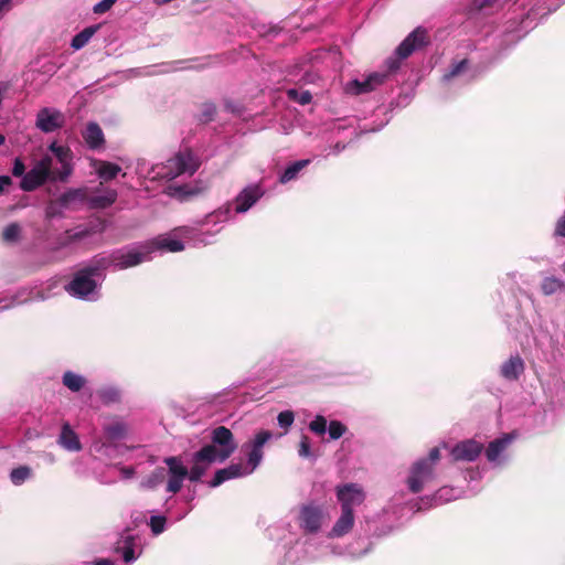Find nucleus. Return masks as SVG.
Masks as SVG:
<instances>
[{
	"label": "nucleus",
	"instance_id": "nucleus-46",
	"mask_svg": "<svg viewBox=\"0 0 565 565\" xmlns=\"http://www.w3.org/2000/svg\"><path fill=\"white\" fill-rule=\"evenodd\" d=\"M148 525L151 533L157 536L164 532L167 526V518L164 515H151Z\"/></svg>",
	"mask_w": 565,
	"mask_h": 565
},
{
	"label": "nucleus",
	"instance_id": "nucleus-60",
	"mask_svg": "<svg viewBox=\"0 0 565 565\" xmlns=\"http://www.w3.org/2000/svg\"><path fill=\"white\" fill-rule=\"evenodd\" d=\"M345 149V145L341 143V142H337L330 150L329 153H327V156L329 154H338L340 153L341 151H343Z\"/></svg>",
	"mask_w": 565,
	"mask_h": 565
},
{
	"label": "nucleus",
	"instance_id": "nucleus-33",
	"mask_svg": "<svg viewBox=\"0 0 565 565\" xmlns=\"http://www.w3.org/2000/svg\"><path fill=\"white\" fill-rule=\"evenodd\" d=\"M97 396L105 405L116 404L121 401L122 391L116 385H105L97 391Z\"/></svg>",
	"mask_w": 565,
	"mask_h": 565
},
{
	"label": "nucleus",
	"instance_id": "nucleus-8",
	"mask_svg": "<svg viewBox=\"0 0 565 565\" xmlns=\"http://www.w3.org/2000/svg\"><path fill=\"white\" fill-rule=\"evenodd\" d=\"M152 248L145 244H130L111 250L107 255L96 256L104 270H124L151 259Z\"/></svg>",
	"mask_w": 565,
	"mask_h": 565
},
{
	"label": "nucleus",
	"instance_id": "nucleus-38",
	"mask_svg": "<svg viewBox=\"0 0 565 565\" xmlns=\"http://www.w3.org/2000/svg\"><path fill=\"white\" fill-rule=\"evenodd\" d=\"M565 288V282L554 276L545 277L542 280L541 289L545 296H551Z\"/></svg>",
	"mask_w": 565,
	"mask_h": 565
},
{
	"label": "nucleus",
	"instance_id": "nucleus-14",
	"mask_svg": "<svg viewBox=\"0 0 565 565\" xmlns=\"http://www.w3.org/2000/svg\"><path fill=\"white\" fill-rule=\"evenodd\" d=\"M335 497L341 511L354 512L363 504L366 494L361 484L349 482L335 487Z\"/></svg>",
	"mask_w": 565,
	"mask_h": 565
},
{
	"label": "nucleus",
	"instance_id": "nucleus-10",
	"mask_svg": "<svg viewBox=\"0 0 565 565\" xmlns=\"http://www.w3.org/2000/svg\"><path fill=\"white\" fill-rule=\"evenodd\" d=\"M297 525L307 535L318 534L327 522V513L321 505L302 504L297 514Z\"/></svg>",
	"mask_w": 565,
	"mask_h": 565
},
{
	"label": "nucleus",
	"instance_id": "nucleus-49",
	"mask_svg": "<svg viewBox=\"0 0 565 565\" xmlns=\"http://www.w3.org/2000/svg\"><path fill=\"white\" fill-rule=\"evenodd\" d=\"M63 210H66L65 207L61 206L60 198L56 201H51L45 207V216L46 218H55V217H62L63 216Z\"/></svg>",
	"mask_w": 565,
	"mask_h": 565
},
{
	"label": "nucleus",
	"instance_id": "nucleus-34",
	"mask_svg": "<svg viewBox=\"0 0 565 565\" xmlns=\"http://www.w3.org/2000/svg\"><path fill=\"white\" fill-rule=\"evenodd\" d=\"M105 230V222L104 221H100L97 225L96 228H84V230H78V231H75V232H70L67 231L65 233V236L62 238V242L60 243L61 247H64L66 246L68 243L71 242H75V241H79V239H83L85 238L86 236H88L90 233H95V232H103Z\"/></svg>",
	"mask_w": 565,
	"mask_h": 565
},
{
	"label": "nucleus",
	"instance_id": "nucleus-16",
	"mask_svg": "<svg viewBox=\"0 0 565 565\" xmlns=\"http://www.w3.org/2000/svg\"><path fill=\"white\" fill-rule=\"evenodd\" d=\"M473 78L471 63L467 58L454 60L441 76V83L446 86L462 85Z\"/></svg>",
	"mask_w": 565,
	"mask_h": 565
},
{
	"label": "nucleus",
	"instance_id": "nucleus-37",
	"mask_svg": "<svg viewBox=\"0 0 565 565\" xmlns=\"http://www.w3.org/2000/svg\"><path fill=\"white\" fill-rule=\"evenodd\" d=\"M326 548H327L328 555L348 556L351 558H361L362 556L366 555V553L369 552V550H364L360 553H355V552L350 551L348 546H342L340 544H334V543L326 544Z\"/></svg>",
	"mask_w": 565,
	"mask_h": 565
},
{
	"label": "nucleus",
	"instance_id": "nucleus-56",
	"mask_svg": "<svg viewBox=\"0 0 565 565\" xmlns=\"http://www.w3.org/2000/svg\"><path fill=\"white\" fill-rule=\"evenodd\" d=\"M25 166L20 158H15L12 167V174L14 177H24L25 174Z\"/></svg>",
	"mask_w": 565,
	"mask_h": 565
},
{
	"label": "nucleus",
	"instance_id": "nucleus-47",
	"mask_svg": "<svg viewBox=\"0 0 565 565\" xmlns=\"http://www.w3.org/2000/svg\"><path fill=\"white\" fill-rule=\"evenodd\" d=\"M287 95H288L289 99L297 102L300 105H307L312 99V96L308 90L300 92L296 88L288 89Z\"/></svg>",
	"mask_w": 565,
	"mask_h": 565
},
{
	"label": "nucleus",
	"instance_id": "nucleus-48",
	"mask_svg": "<svg viewBox=\"0 0 565 565\" xmlns=\"http://www.w3.org/2000/svg\"><path fill=\"white\" fill-rule=\"evenodd\" d=\"M21 234V227L18 223H11L3 230L2 237L8 243L17 242Z\"/></svg>",
	"mask_w": 565,
	"mask_h": 565
},
{
	"label": "nucleus",
	"instance_id": "nucleus-62",
	"mask_svg": "<svg viewBox=\"0 0 565 565\" xmlns=\"http://www.w3.org/2000/svg\"><path fill=\"white\" fill-rule=\"evenodd\" d=\"M104 447H105V443H100V441H96L93 445L94 450L98 451V452H100Z\"/></svg>",
	"mask_w": 565,
	"mask_h": 565
},
{
	"label": "nucleus",
	"instance_id": "nucleus-7",
	"mask_svg": "<svg viewBox=\"0 0 565 565\" xmlns=\"http://www.w3.org/2000/svg\"><path fill=\"white\" fill-rule=\"evenodd\" d=\"M232 203L227 202L206 214L201 221L202 226H212L213 231H198L189 226H181L178 231L181 233L183 238H186L193 243L194 246H205L213 243V238L218 234L223 225L234 217Z\"/></svg>",
	"mask_w": 565,
	"mask_h": 565
},
{
	"label": "nucleus",
	"instance_id": "nucleus-6",
	"mask_svg": "<svg viewBox=\"0 0 565 565\" xmlns=\"http://www.w3.org/2000/svg\"><path fill=\"white\" fill-rule=\"evenodd\" d=\"M441 459L440 447H434L427 456L417 458L408 468L405 484L412 493H419L437 478V466Z\"/></svg>",
	"mask_w": 565,
	"mask_h": 565
},
{
	"label": "nucleus",
	"instance_id": "nucleus-17",
	"mask_svg": "<svg viewBox=\"0 0 565 565\" xmlns=\"http://www.w3.org/2000/svg\"><path fill=\"white\" fill-rule=\"evenodd\" d=\"M191 462L192 466L189 470V479L192 482H198L210 469V467L214 462H220V460L212 447L204 446L192 455Z\"/></svg>",
	"mask_w": 565,
	"mask_h": 565
},
{
	"label": "nucleus",
	"instance_id": "nucleus-28",
	"mask_svg": "<svg viewBox=\"0 0 565 565\" xmlns=\"http://www.w3.org/2000/svg\"><path fill=\"white\" fill-rule=\"evenodd\" d=\"M62 207L75 209L78 205H87V188L70 189L60 195Z\"/></svg>",
	"mask_w": 565,
	"mask_h": 565
},
{
	"label": "nucleus",
	"instance_id": "nucleus-5",
	"mask_svg": "<svg viewBox=\"0 0 565 565\" xmlns=\"http://www.w3.org/2000/svg\"><path fill=\"white\" fill-rule=\"evenodd\" d=\"M104 279L105 270L97 257H94L89 265L76 271L66 286V291L75 298L96 301L100 297L99 290Z\"/></svg>",
	"mask_w": 565,
	"mask_h": 565
},
{
	"label": "nucleus",
	"instance_id": "nucleus-25",
	"mask_svg": "<svg viewBox=\"0 0 565 565\" xmlns=\"http://www.w3.org/2000/svg\"><path fill=\"white\" fill-rule=\"evenodd\" d=\"M179 228L180 227L175 228L173 234L159 236L152 242L147 243V245H149L152 248V252L157 249L168 250L171 253L183 250L184 244L180 238L177 237V235L183 237L181 233L178 231Z\"/></svg>",
	"mask_w": 565,
	"mask_h": 565
},
{
	"label": "nucleus",
	"instance_id": "nucleus-58",
	"mask_svg": "<svg viewBox=\"0 0 565 565\" xmlns=\"http://www.w3.org/2000/svg\"><path fill=\"white\" fill-rule=\"evenodd\" d=\"M119 470L124 479H130L135 476V469L132 467H121Z\"/></svg>",
	"mask_w": 565,
	"mask_h": 565
},
{
	"label": "nucleus",
	"instance_id": "nucleus-45",
	"mask_svg": "<svg viewBox=\"0 0 565 565\" xmlns=\"http://www.w3.org/2000/svg\"><path fill=\"white\" fill-rule=\"evenodd\" d=\"M22 296H24V291L23 290H20L18 292H15L10 298L1 297L0 296V305L2 302H4V301H8L6 305L0 307V311H3V310H7V309H10V308H13L14 306L24 303L26 301V298L25 297L22 298Z\"/></svg>",
	"mask_w": 565,
	"mask_h": 565
},
{
	"label": "nucleus",
	"instance_id": "nucleus-57",
	"mask_svg": "<svg viewBox=\"0 0 565 565\" xmlns=\"http://www.w3.org/2000/svg\"><path fill=\"white\" fill-rule=\"evenodd\" d=\"M12 184V179L9 175H0V195Z\"/></svg>",
	"mask_w": 565,
	"mask_h": 565
},
{
	"label": "nucleus",
	"instance_id": "nucleus-42",
	"mask_svg": "<svg viewBox=\"0 0 565 565\" xmlns=\"http://www.w3.org/2000/svg\"><path fill=\"white\" fill-rule=\"evenodd\" d=\"M347 426L339 420H331L327 426V433L329 435V439L331 440L340 439L347 433Z\"/></svg>",
	"mask_w": 565,
	"mask_h": 565
},
{
	"label": "nucleus",
	"instance_id": "nucleus-64",
	"mask_svg": "<svg viewBox=\"0 0 565 565\" xmlns=\"http://www.w3.org/2000/svg\"><path fill=\"white\" fill-rule=\"evenodd\" d=\"M53 168H61V164L56 161L53 162Z\"/></svg>",
	"mask_w": 565,
	"mask_h": 565
},
{
	"label": "nucleus",
	"instance_id": "nucleus-4",
	"mask_svg": "<svg viewBox=\"0 0 565 565\" xmlns=\"http://www.w3.org/2000/svg\"><path fill=\"white\" fill-rule=\"evenodd\" d=\"M519 1L520 0H515L512 3H501L500 0H476L475 6L482 14H488L494 9H504L507 7L502 34L505 38V42L515 44L529 30V13H524L523 3L518 4Z\"/></svg>",
	"mask_w": 565,
	"mask_h": 565
},
{
	"label": "nucleus",
	"instance_id": "nucleus-27",
	"mask_svg": "<svg viewBox=\"0 0 565 565\" xmlns=\"http://www.w3.org/2000/svg\"><path fill=\"white\" fill-rule=\"evenodd\" d=\"M57 444L67 451L76 452L82 450L78 435L72 429L68 423L63 424Z\"/></svg>",
	"mask_w": 565,
	"mask_h": 565
},
{
	"label": "nucleus",
	"instance_id": "nucleus-31",
	"mask_svg": "<svg viewBox=\"0 0 565 565\" xmlns=\"http://www.w3.org/2000/svg\"><path fill=\"white\" fill-rule=\"evenodd\" d=\"M310 163L309 159H302L298 161H294L290 164H288L284 171L279 174L278 181L281 184L289 183L291 181H295L298 179L300 172L308 167Z\"/></svg>",
	"mask_w": 565,
	"mask_h": 565
},
{
	"label": "nucleus",
	"instance_id": "nucleus-61",
	"mask_svg": "<svg viewBox=\"0 0 565 565\" xmlns=\"http://www.w3.org/2000/svg\"><path fill=\"white\" fill-rule=\"evenodd\" d=\"M94 565H116L114 561L108 558H100L94 562Z\"/></svg>",
	"mask_w": 565,
	"mask_h": 565
},
{
	"label": "nucleus",
	"instance_id": "nucleus-1",
	"mask_svg": "<svg viewBox=\"0 0 565 565\" xmlns=\"http://www.w3.org/2000/svg\"><path fill=\"white\" fill-rule=\"evenodd\" d=\"M73 152L68 147L53 141L47 152L38 160L20 182L21 190L31 192L46 181L66 182L73 173Z\"/></svg>",
	"mask_w": 565,
	"mask_h": 565
},
{
	"label": "nucleus",
	"instance_id": "nucleus-36",
	"mask_svg": "<svg viewBox=\"0 0 565 565\" xmlns=\"http://www.w3.org/2000/svg\"><path fill=\"white\" fill-rule=\"evenodd\" d=\"M167 479L166 468L157 467L149 476H147L141 486L147 489H154L163 484Z\"/></svg>",
	"mask_w": 565,
	"mask_h": 565
},
{
	"label": "nucleus",
	"instance_id": "nucleus-63",
	"mask_svg": "<svg viewBox=\"0 0 565 565\" xmlns=\"http://www.w3.org/2000/svg\"><path fill=\"white\" fill-rule=\"evenodd\" d=\"M377 130H380V128L363 129L364 132H369V131L374 132V131H377Z\"/></svg>",
	"mask_w": 565,
	"mask_h": 565
},
{
	"label": "nucleus",
	"instance_id": "nucleus-12",
	"mask_svg": "<svg viewBox=\"0 0 565 565\" xmlns=\"http://www.w3.org/2000/svg\"><path fill=\"white\" fill-rule=\"evenodd\" d=\"M266 194L262 182L246 184L231 202L235 214H245L254 207Z\"/></svg>",
	"mask_w": 565,
	"mask_h": 565
},
{
	"label": "nucleus",
	"instance_id": "nucleus-18",
	"mask_svg": "<svg viewBox=\"0 0 565 565\" xmlns=\"http://www.w3.org/2000/svg\"><path fill=\"white\" fill-rule=\"evenodd\" d=\"M484 449V445L473 438L465 439L449 449V454L454 461H476Z\"/></svg>",
	"mask_w": 565,
	"mask_h": 565
},
{
	"label": "nucleus",
	"instance_id": "nucleus-30",
	"mask_svg": "<svg viewBox=\"0 0 565 565\" xmlns=\"http://www.w3.org/2000/svg\"><path fill=\"white\" fill-rule=\"evenodd\" d=\"M62 384L72 393L81 392L87 384V379L74 371L67 370L62 374Z\"/></svg>",
	"mask_w": 565,
	"mask_h": 565
},
{
	"label": "nucleus",
	"instance_id": "nucleus-19",
	"mask_svg": "<svg viewBox=\"0 0 565 565\" xmlns=\"http://www.w3.org/2000/svg\"><path fill=\"white\" fill-rule=\"evenodd\" d=\"M65 117L62 111L44 107L36 115L35 126L43 132H53L63 127Z\"/></svg>",
	"mask_w": 565,
	"mask_h": 565
},
{
	"label": "nucleus",
	"instance_id": "nucleus-22",
	"mask_svg": "<svg viewBox=\"0 0 565 565\" xmlns=\"http://www.w3.org/2000/svg\"><path fill=\"white\" fill-rule=\"evenodd\" d=\"M115 552L121 555L127 565H130L139 558L142 548L138 545L135 535L126 534L116 543Z\"/></svg>",
	"mask_w": 565,
	"mask_h": 565
},
{
	"label": "nucleus",
	"instance_id": "nucleus-24",
	"mask_svg": "<svg viewBox=\"0 0 565 565\" xmlns=\"http://www.w3.org/2000/svg\"><path fill=\"white\" fill-rule=\"evenodd\" d=\"M355 514L354 512L341 511L334 524L327 533V539H341L348 535L354 527Z\"/></svg>",
	"mask_w": 565,
	"mask_h": 565
},
{
	"label": "nucleus",
	"instance_id": "nucleus-39",
	"mask_svg": "<svg viewBox=\"0 0 565 565\" xmlns=\"http://www.w3.org/2000/svg\"><path fill=\"white\" fill-rule=\"evenodd\" d=\"M104 433L109 440H119L126 436L127 427L122 422H114L104 427Z\"/></svg>",
	"mask_w": 565,
	"mask_h": 565
},
{
	"label": "nucleus",
	"instance_id": "nucleus-59",
	"mask_svg": "<svg viewBox=\"0 0 565 565\" xmlns=\"http://www.w3.org/2000/svg\"><path fill=\"white\" fill-rule=\"evenodd\" d=\"M12 0H0V19L3 17V13L10 10V3Z\"/></svg>",
	"mask_w": 565,
	"mask_h": 565
},
{
	"label": "nucleus",
	"instance_id": "nucleus-51",
	"mask_svg": "<svg viewBox=\"0 0 565 565\" xmlns=\"http://www.w3.org/2000/svg\"><path fill=\"white\" fill-rule=\"evenodd\" d=\"M167 193L172 198H177V199H181V200L188 195L193 194V192L190 191L186 185H179V186L170 185L167 189Z\"/></svg>",
	"mask_w": 565,
	"mask_h": 565
},
{
	"label": "nucleus",
	"instance_id": "nucleus-29",
	"mask_svg": "<svg viewBox=\"0 0 565 565\" xmlns=\"http://www.w3.org/2000/svg\"><path fill=\"white\" fill-rule=\"evenodd\" d=\"M83 138L90 149H97L105 142L104 132L98 124L88 122L83 131Z\"/></svg>",
	"mask_w": 565,
	"mask_h": 565
},
{
	"label": "nucleus",
	"instance_id": "nucleus-50",
	"mask_svg": "<svg viewBox=\"0 0 565 565\" xmlns=\"http://www.w3.org/2000/svg\"><path fill=\"white\" fill-rule=\"evenodd\" d=\"M295 422V414L292 411L280 412L277 416L278 426L287 431Z\"/></svg>",
	"mask_w": 565,
	"mask_h": 565
},
{
	"label": "nucleus",
	"instance_id": "nucleus-53",
	"mask_svg": "<svg viewBox=\"0 0 565 565\" xmlns=\"http://www.w3.org/2000/svg\"><path fill=\"white\" fill-rule=\"evenodd\" d=\"M116 1L117 0H102L93 7V12L95 14L106 13L107 11H109L113 8V6L116 3Z\"/></svg>",
	"mask_w": 565,
	"mask_h": 565
},
{
	"label": "nucleus",
	"instance_id": "nucleus-41",
	"mask_svg": "<svg viewBox=\"0 0 565 565\" xmlns=\"http://www.w3.org/2000/svg\"><path fill=\"white\" fill-rule=\"evenodd\" d=\"M32 475V470L28 466H20L10 472V480L14 486L23 484Z\"/></svg>",
	"mask_w": 565,
	"mask_h": 565
},
{
	"label": "nucleus",
	"instance_id": "nucleus-43",
	"mask_svg": "<svg viewBox=\"0 0 565 565\" xmlns=\"http://www.w3.org/2000/svg\"><path fill=\"white\" fill-rule=\"evenodd\" d=\"M328 422L322 415H316L315 418L309 423L308 428L311 433L322 436L327 433Z\"/></svg>",
	"mask_w": 565,
	"mask_h": 565
},
{
	"label": "nucleus",
	"instance_id": "nucleus-13",
	"mask_svg": "<svg viewBox=\"0 0 565 565\" xmlns=\"http://www.w3.org/2000/svg\"><path fill=\"white\" fill-rule=\"evenodd\" d=\"M167 479L166 491L169 493H178L186 478H189V469L184 465L181 457L170 456L163 459Z\"/></svg>",
	"mask_w": 565,
	"mask_h": 565
},
{
	"label": "nucleus",
	"instance_id": "nucleus-40",
	"mask_svg": "<svg viewBox=\"0 0 565 565\" xmlns=\"http://www.w3.org/2000/svg\"><path fill=\"white\" fill-rule=\"evenodd\" d=\"M96 29L94 26H88V28H85L83 31H81L79 33H77L73 39H72V42H71V46L74 49V50H81L83 49L88 42L89 40L92 39V36L94 35Z\"/></svg>",
	"mask_w": 565,
	"mask_h": 565
},
{
	"label": "nucleus",
	"instance_id": "nucleus-20",
	"mask_svg": "<svg viewBox=\"0 0 565 565\" xmlns=\"http://www.w3.org/2000/svg\"><path fill=\"white\" fill-rule=\"evenodd\" d=\"M117 198L115 189L103 186L100 183L92 193L87 192V206L92 210H104L111 206Z\"/></svg>",
	"mask_w": 565,
	"mask_h": 565
},
{
	"label": "nucleus",
	"instance_id": "nucleus-11",
	"mask_svg": "<svg viewBox=\"0 0 565 565\" xmlns=\"http://www.w3.org/2000/svg\"><path fill=\"white\" fill-rule=\"evenodd\" d=\"M515 439V433H504L484 447L486 459L492 468H502L509 462L508 449Z\"/></svg>",
	"mask_w": 565,
	"mask_h": 565
},
{
	"label": "nucleus",
	"instance_id": "nucleus-32",
	"mask_svg": "<svg viewBox=\"0 0 565 565\" xmlns=\"http://www.w3.org/2000/svg\"><path fill=\"white\" fill-rule=\"evenodd\" d=\"M326 544H328V542L310 537L306 539L303 544L306 557H308L311 561H318L328 556Z\"/></svg>",
	"mask_w": 565,
	"mask_h": 565
},
{
	"label": "nucleus",
	"instance_id": "nucleus-52",
	"mask_svg": "<svg viewBox=\"0 0 565 565\" xmlns=\"http://www.w3.org/2000/svg\"><path fill=\"white\" fill-rule=\"evenodd\" d=\"M215 113H216L215 106L213 104H211V103H205L202 106V111H201L200 120L204 121V122H207V121L213 119Z\"/></svg>",
	"mask_w": 565,
	"mask_h": 565
},
{
	"label": "nucleus",
	"instance_id": "nucleus-21",
	"mask_svg": "<svg viewBox=\"0 0 565 565\" xmlns=\"http://www.w3.org/2000/svg\"><path fill=\"white\" fill-rule=\"evenodd\" d=\"M525 371V362L519 353L511 354L499 366V375L508 382H518Z\"/></svg>",
	"mask_w": 565,
	"mask_h": 565
},
{
	"label": "nucleus",
	"instance_id": "nucleus-2",
	"mask_svg": "<svg viewBox=\"0 0 565 565\" xmlns=\"http://www.w3.org/2000/svg\"><path fill=\"white\" fill-rule=\"evenodd\" d=\"M281 436L282 434L275 435L267 429L256 431L253 437L245 441L241 447V450L245 456V461L231 463L223 469H218L215 472L214 478L210 481V487L216 488L227 480L252 475L263 462L265 445L271 439H277Z\"/></svg>",
	"mask_w": 565,
	"mask_h": 565
},
{
	"label": "nucleus",
	"instance_id": "nucleus-3",
	"mask_svg": "<svg viewBox=\"0 0 565 565\" xmlns=\"http://www.w3.org/2000/svg\"><path fill=\"white\" fill-rule=\"evenodd\" d=\"M199 167V158L191 150L184 149L162 163L150 164L145 159L138 160L136 174L150 181L173 180L182 175H193Z\"/></svg>",
	"mask_w": 565,
	"mask_h": 565
},
{
	"label": "nucleus",
	"instance_id": "nucleus-9",
	"mask_svg": "<svg viewBox=\"0 0 565 565\" xmlns=\"http://www.w3.org/2000/svg\"><path fill=\"white\" fill-rule=\"evenodd\" d=\"M429 43V36L424 28H416L406 39L397 46L395 56L390 57L386 62L390 72H394L399 67V62L408 57L412 53L423 49Z\"/></svg>",
	"mask_w": 565,
	"mask_h": 565
},
{
	"label": "nucleus",
	"instance_id": "nucleus-23",
	"mask_svg": "<svg viewBox=\"0 0 565 565\" xmlns=\"http://www.w3.org/2000/svg\"><path fill=\"white\" fill-rule=\"evenodd\" d=\"M386 76H387L386 73L374 72V73L370 74L363 81H359V79L350 81L345 86V90H347V93L353 94V95L369 93V92L375 89L381 84H383Z\"/></svg>",
	"mask_w": 565,
	"mask_h": 565
},
{
	"label": "nucleus",
	"instance_id": "nucleus-35",
	"mask_svg": "<svg viewBox=\"0 0 565 565\" xmlns=\"http://www.w3.org/2000/svg\"><path fill=\"white\" fill-rule=\"evenodd\" d=\"M461 495L462 491L460 489L446 486L438 489L431 500H434L436 504H445L459 499Z\"/></svg>",
	"mask_w": 565,
	"mask_h": 565
},
{
	"label": "nucleus",
	"instance_id": "nucleus-54",
	"mask_svg": "<svg viewBox=\"0 0 565 565\" xmlns=\"http://www.w3.org/2000/svg\"><path fill=\"white\" fill-rule=\"evenodd\" d=\"M284 550H285V552H284L282 565H294L299 561V556L292 547H289L288 550H286V547H284Z\"/></svg>",
	"mask_w": 565,
	"mask_h": 565
},
{
	"label": "nucleus",
	"instance_id": "nucleus-26",
	"mask_svg": "<svg viewBox=\"0 0 565 565\" xmlns=\"http://www.w3.org/2000/svg\"><path fill=\"white\" fill-rule=\"evenodd\" d=\"M90 167L95 170L102 182L114 180L119 173H121L120 166L106 160L92 159Z\"/></svg>",
	"mask_w": 565,
	"mask_h": 565
},
{
	"label": "nucleus",
	"instance_id": "nucleus-55",
	"mask_svg": "<svg viewBox=\"0 0 565 565\" xmlns=\"http://www.w3.org/2000/svg\"><path fill=\"white\" fill-rule=\"evenodd\" d=\"M553 236L554 237H565V215L561 216L556 221Z\"/></svg>",
	"mask_w": 565,
	"mask_h": 565
},
{
	"label": "nucleus",
	"instance_id": "nucleus-44",
	"mask_svg": "<svg viewBox=\"0 0 565 565\" xmlns=\"http://www.w3.org/2000/svg\"><path fill=\"white\" fill-rule=\"evenodd\" d=\"M298 456L303 459H315L316 456L311 449V441L307 435H302L299 441Z\"/></svg>",
	"mask_w": 565,
	"mask_h": 565
},
{
	"label": "nucleus",
	"instance_id": "nucleus-15",
	"mask_svg": "<svg viewBox=\"0 0 565 565\" xmlns=\"http://www.w3.org/2000/svg\"><path fill=\"white\" fill-rule=\"evenodd\" d=\"M211 440L212 444L206 445V447H212L220 462L230 458L237 447L232 431L224 426H218L212 430Z\"/></svg>",
	"mask_w": 565,
	"mask_h": 565
}]
</instances>
